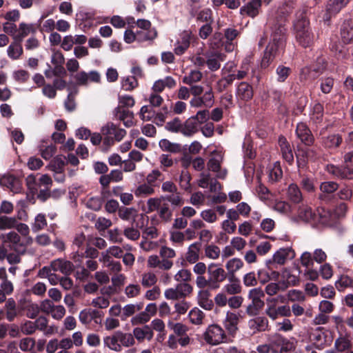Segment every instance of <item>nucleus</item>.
Here are the masks:
<instances>
[{
	"label": "nucleus",
	"instance_id": "obj_1",
	"mask_svg": "<svg viewBox=\"0 0 353 353\" xmlns=\"http://www.w3.org/2000/svg\"><path fill=\"white\" fill-rule=\"evenodd\" d=\"M285 17L278 13L274 19L269 20L272 30L270 42L267 46L261 60V67L268 68L274 61L279 50L283 48L285 41Z\"/></svg>",
	"mask_w": 353,
	"mask_h": 353
},
{
	"label": "nucleus",
	"instance_id": "obj_2",
	"mask_svg": "<svg viewBox=\"0 0 353 353\" xmlns=\"http://www.w3.org/2000/svg\"><path fill=\"white\" fill-rule=\"evenodd\" d=\"M26 184L32 194L37 192V198L42 202H45L51 197L50 188L52 185V180L48 174H42L38 181L34 175L30 174L26 178Z\"/></svg>",
	"mask_w": 353,
	"mask_h": 353
},
{
	"label": "nucleus",
	"instance_id": "obj_3",
	"mask_svg": "<svg viewBox=\"0 0 353 353\" xmlns=\"http://www.w3.org/2000/svg\"><path fill=\"white\" fill-rule=\"evenodd\" d=\"M202 337L208 345L212 346L232 342V339L227 335L223 328L218 324L208 325Z\"/></svg>",
	"mask_w": 353,
	"mask_h": 353
},
{
	"label": "nucleus",
	"instance_id": "obj_4",
	"mask_svg": "<svg viewBox=\"0 0 353 353\" xmlns=\"http://www.w3.org/2000/svg\"><path fill=\"white\" fill-rule=\"evenodd\" d=\"M264 296L265 292L260 288H253L249 291L248 296L251 300V303L248 305L245 309V312L248 316H254L259 313L265 304L262 300Z\"/></svg>",
	"mask_w": 353,
	"mask_h": 353
},
{
	"label": "nucleus",
	"instance_id": "obj_5",
	"mask_svg": "<svg viewBox=\"0 0 353 353\" xmlns=\"http://www.w3.org/2000/svg\"><path fill=\"white\" fill-rule=\"evenodd\" d=\"M208 278L211 282V289H218L220 283L227 277V273L223 268L216 263H212L208 266Z\"/></svg>",
	"mask_w": 353,
	"mask_h": 353
},
{
	"label": "nucleus",
	"instance_id": "obj_6",
	"mask_svg": "<svg viewBox=\"0 0 353 353\" xmlns=\"http://www.w3.org/2000/svg\"><path fill=\"white\" fill-rule=\"evenodd\" d=\"M350 0H329L325 13L323 19L325 23H328L333 16H335L340 10L349 3Z\"/></svg>",
	"mask_w": 353,
	"mask_h": 353
},
{
	"label": "nucleus",
	"instance_id": "obj_7",
	"mask_svg": "<svg viewBox=\"0 0 353 353\" xmlns=\"http://www.w3.org/2000/svg\"><path fill=\"white\" fill-rule=\"evenodd\" d=\"M239 315L232 312H227L223 325L226 330L227 335L233 340L239 330Z\"/></svg>",
	"mask_w": 353,
	"mask_h": 353
},
{
	"label": "nucleus",
	"instance_id": "obj_8",
	"mask_svg": "<svg viewBox=\"0 0 353 353\" xmlns=\"http://www.w3.org/2000/svg\"><path fill=\"white\" fill-rule=\"evenodd\" d=\"M296 135L301 143L307 146L313 145L314 142V137L311 130L305 123L300 122L297 124Z\"/></svg>",
	"mask_w": 353,
	"mask_h": 353
},
{
	"label": "nucleus",
	"instance_id": "obj_9",
	"mask_svg": "<svg viewBox=\"0 0 353 353\" xmlns=\"http://www.w3.org/2000/svg\"><path fill=\"white\" fill-rule=\"evenodd\" d=\"M248 327L252 334L265 332L268 328V320L263 316H257L248 321Z\"/></svg>",
	"mask_w": 353,
	"mask_h": 353
},
{
	"label": "nucleus",
	"instance_id": "obj_10",
	"mask_svg": "<svg viewBox=\"0 0 353 353\" xmlns=\"http://www.w3.org/2000/svg\"><path fill=\"white\" fill-rule=\"evenodd\" d=\"M190 105L195 108L211 107L214 103V94L212 90L209 88L203 92V96L192 98L190 101Z\"/></svg>",
	"mask_w": 353,
	"mask_h": 353
},
{
	"label": "nucleus",
	"instance_id": "obj_11",
	"mask_svg": "<svg viewBox=\"0 0 353 353\" xmlns=\"http://www.w3.org/2000/svg\"><path fill=\"white\" fill-rule=\"evenodd\" d=\"M327 335L324 332V328L318 327L312 329L310 333V340L311 343L319 350L324 348L326 343Z\"/></svg>",
	"mask_w": 353,
	"mask_h": 353
},
{
	"label": "nucleus",
	"instance_id": "obj_12",
	"mask_svg": "<svg viewBox=\"0 0 353 353\" xmlns=\"http://www.w3.org/2000/svg\"><path fill=\"white\" fill-rule=\"evenodd\" d=\"M132 336L134 340H137L139 343L147 340L150 341L153 336L154 332L151 326L145 325L143 327H134L132 330Z\"/></svg>",
	"mask_w": 353,
	"mask_h": 353
},
{
	"label": "nucleus",
	"instance_id": "obj_13",
	"mask_svg": "<svg viewBox=\"0 0 353 353\" xmlns=\"http://www.w3.org/2000/svg\"><path fill=\"white\" fill-rule=\"evenodd\" d=\"M51 268L54 272H60L65 275L70 274L74 270L72 262L61 259L52 261Z\"/></svg>",
	"mask_w": 353,
	"mask_h": 353
},
{
	"label": "nucleus",
	"instance_id": "obj_14",
	"mask_svg": "<svg viewBox=\"0 0 353 353\" xmlns=\"http://www.w3.org/2000/svg\"><path fill=\"white\" fill-rule=\"evenodd\" d=\"M286 198L294 204H299L303 199V193L299 186L295 183H290L286 190Z\"/></svg>",
	"mask_w": 353,
	"mask_h": 353
},
{
	"label": "nucleus",
	"instance_id": "obj_15",
	"mask_svg": "<svg viewBox=\"0 0 353 353\" xmlns=\"http://www.w3.org/2000/svg\"><path fill=\"white\" fill-rule=\"evenodd\" d=\"M176 86V81L171 76H167L164 79H158L152 85L154 92H162L165 88L173 89Z\"/></svg>",
	"mask_w": 353,
	"mask_h": 353
},
{
	"label": "nucleus",
	"instance_id": "obj_16",
	"mask_svg": "<svg viewBox=\"0 0 353 353\" xmlns=\"http://www.w3.org/2000/svg\"><path fill=\"white\" fill-rule=\"evenodd\" d=\"M350 167L347 165L341 167L331 165L328 172L342 179H353V168Z\"/></svg>",
	"mask_w": 353,
	"mask_h": 353
},
{
	"label": "nucleus",
	"instance_id": "obj_17",
	"mask_svg": "<svg viewBox=\"0 0 353 353\" xmlns=\"http://www.w3.org/2000/svg\"><path fill=\"white\" fill-rule=\"evenodd\" d=\"M341 37L345 44L353 42V19L344 21L341 28Z\"/></svg>",
	"mask_w": 353,
	"mask_h": 353
},
{
	"label": "nucleus",
	"instance_id": "obj_18",
	"mask_svg": "<svg viewBox=\"0 0 353 353\" xmlns=\"http://www.w3.org/2000/svg\"><path fill=\"white\" fill-rule=\"evenodd\" d=\"M294 33L304 32L306 30H311L310 22L304 11H299L296 14V19L294 21Z\"/></svg>",
	"mask_w": 353,
	"mask_h": 353
},
{
	"label": "nucleus",
	"instance_id": "obj_19",
	"mask_svg": "<svg viewBox=\"0 0 353 353\" xmlns=\"http://www.w3.org/2000/svg\"><path fill=\"white\" fill-rule=\"evenodd\" d=\"M343 137L339 134H331L321 138V145L327 149H335L342 143Z\"/></svg>",
	"mask_w": 353,
	"mask_h": 353
},
{
	"label": "nucleus",
	"instance_id": "obj_20",
	"mask_svg": "<svg viewBox=\"0 0 353 353\" xmlns=\"http://www.w3.org/2000/svg\"><path fill=\"white\" fill-rule=\"evenodd\" d=\"M206 65L211 71H216L221 67V61H224L225 55L221 52H213L206 55Z\"/></svg>",
	"mask_w": 353,
	"mask_h": 353
},
{
	"label": "nucleus",
	"instance_id": "obj_21",
	"mask_svg": "<svg viewBox=\"0 0 353 353\" xmlns=\"http://www.w3.org/2000/svg\"><path fill=\"white\" fill-rule=\"evenodd\" d=\"M115 116L120 120L122 121L124 125L127 128L133 125L134 114L132 112L123 109L120 107H117L114 109Z\"/></svg>",
	"mask_w": 353,
	"mask_h": 353
},
{
	"label": "nucleus",
	"instance_id": "obj_22",
	"mask_svg": "<svg viewBox=\"0 0 353 353\" xmlns=\"http://www.w3.org/2000/svg\"><path fill=\"white\" fill-rule=\"evenodd\" d=\"M279 144L281 148L283 158L290 164L294 161L292 150L286 138L281 136L279 138Z\"/></svg>",
	"mask_w": 353,
	"mask_h": 353
},
{
	"label": "nucleus",
	"instance_id": "obj_23",
	"mask_svg": "<svg viewBox=\"0 0 353 353\" xmlns=\"http://www.w3.org/2000/svg\"><path fill=\"white\" fill-rule=\"evenodd\" d=\"M236 97L238 99L248 101L253 97V89L251 85L247 82H241L237 87Z\"/></svg>",
	"mask_w": 353,
	"mask_h": 353
},
{
	"label": "nucleus",
	"instance_id": "obj_24",
	"mask_svg": "<svg viewBox=\"0 0 353 353\" xmlns=\"http://www.w3.org/2000/svg\"><path fill=\"white\" fill-rule=\"evenodd\" d=\"M296 41L303 48L310 47L314 41V34L312 30L294 33Z\"/></svg>",
	"mask_w": 353,
	"mask_h": 353
},
{
	"label": "nucleus",
	"instance_id": "obj_25",
	"mask_svg": "<svg viewBox=\"0 0 353 353\" xmlns=\"http://www.w3.org/2000/svg\"><path fill=\"white\" fill-rule=\"evenodd\" d=\"M324 115V108L323 104L319 101H316L313 105L310 107V118L314 123H320L322 122Z\"/></svg>",
	"mask_w": 353,
	"mask_h": 353
},
{
	"label": "nucleus",
	"instance_id": "obj_26",
	"mask_svg": "<svg viewBox=\"0 0 353 353\" xmlns=\"http://www.w3.org/2000/svg\"><path fill=\"white\" fill-rule=\"evenodd\" d=\"M334 347L335 350L339 352L350 351V349L352 347L350 336L347 334H340L334 341Z\"/></svg>",
	"mask_w": 353,
	"mask_h": 353
},
{
	"label": "nucleus",
	"instance_id": "obj_27",
	"mask_svg": "<svg viewBox=\"0 0 353 353\" xmlns=\"http://www.w3.org/2000/svg\"><path fill=\"white\" fill-rule=\"evenodd\" d=\"M7 241L12 243L11 248L18 253L23 254L26 250L24 245L21 243L19 235L15 232H10L6 234Z\"/></svg>",
	"mask_w": 353,
	"mask_h": 353
},
{
	"label": "nucleus",
	"instance_id": "obj_28",
	"mask_svg": "<svg viewBox=\"0 0 353 353\" xmlns=\"http://www.w3.org/2000/svg\"><path fill=\"white\" fill-rule=\"evenodd\" d=\"M272 343L281 347L280 353H288L294 349V343L281 335L276 336L272 340Z\"/></svg>",
	"mask_w": 353,
	"mask_h": 353
},
{
	"label": "nucleus",
	"instance_id": "obj_29",
	"mask_svg": "<svg viewBox=\"0 0 353 353\" xmlns=\"http://www.w3.org/2000/svg\"><path fill=\"white\" fill-rule=\"evenodd\" d=\"M243 265V261L239 258H233L227 261L225 268L228 271L230 281H232L235 277V272L241 269Z\"/></svg>",
	"mask_w": 353,
	"mask_h": 353
},
{
	"label": "nucleus",
	"instance_id": "obj_30",
	"mask_svg": "<svg viewBox=\"0 0 353 353\" xmlns=\"http://www.w3.org/2000/svg\"><path fill=\"white\" fill-rule=\"evenodd\" d=\"M199 125L196 121L194 117H190L184 123H183V130L181 134L185 137H192L199 130Z\"/></svg>",
	"mask_w": 353,
	"mask_h": 353
},
{
	"label": "nucleus",
	"instance_id": "obj_31",
	"mask_svg": "<svg viewBox=\"0 0 353 353\" xmlns=\"http://www.w3.org/2000/svg\"><path fill=\"white\" fill-rule=\"evenodd\" d=\"M317 215L312 209L307 205H301L298 209V218L304 222L315 221Z\"/></svg>",
	"mask_w": 353,
	"mask_h": 353
},
{
	"label": "nucleus",
	"instance_id": "obj_32",
	"mask_svg": "<svg viewBox=\"0 0 353 353\" xmlns=\"http://www.w3.org/2000/svg\"><path fill=\"white\" fill-rule=\"evenodd\" d=\"M19 33L15 37V40L22 41L23 39L27 37L29 34H34L37 32V26L33 23H26L21 22L19 25Z\"/></svg>",
	"mask_w": 353,
	"mask_h": 353
},
{
	"label": "nucleus",
	"instance_id": "obj_33",
	"mask_svg": "<svg viewBox=\"0 0 353 353\" xmlns=\"http://www.w3.org/2000/svg\"><path fill=\"white\" fill-rule=\"evenodd\" d=\"M299 183L303 190L310 193L315 192L314 179L310 175L303 174L301 172H299Z\"/></svg>",
	"mask_w": 353,
	"mask_h": 353
},
{
	"label": "nucleus",
	"instance_id": "obj_34",
	"mask_svg": "<svg viewBox=\"0 0 353 353\" xmlns=\"http://www.w3.org/2000/svg\"><path fill=\"white\" fill-rule=\"evenodd\" d=\"M21 41L14 40L7 49L8 56L12 60H17L22 55L23 50Z\"/></svg>",
	"mask_w": 353,
	"mask_h": 353
},
{
	"label": "nucleus",
	"instance_id": "obj_35",
	"mask_svg": "<svg viewBox=\"0 0 353 353\" xmlns=\"http://www.w3.org/2000/svg\"><path fill=\"white\" fill-rule=\"evenodd\" d=\"M261 6V0H252L247 6L241 8L242 14H247L251 17H254L259 14V9Z\"/></svg>",
	"mask_w": 353,
	"mask_h": 353
},
{
	"label": "nucleus",
	"instance_id": "obj_36",
	"mask_svg": "<svg viewBox=\"0 0 353 353\" xmlns=\"http://www.w3.org/2000/svg\"><path fill=\"white\" fill-rule=\"evenodd\" d=\"M201 246V242H195L189 246L185 256L188 262L190 263H195L199 259Z\"/></svg>",
	"mask_w": 353,
	"mask_h": 353
},
{
	"label": "nucleus",
	"instance_id": "obj_37",
	"mask_svg": "<svg viewBox=\"0 0 353 353\" xmlns=\"http://www.w3.org/2000/svg\"><path fill=\"white\" fill-rule=\"evenodd\" d=\"M190 14L192 17H196L197 22L205 23V24L213 23L214 22L212 11L210 8H204L199 11L197 14L194 10H192Z\"/></svg>",
	"mask_w": 353,
	"mask_h": 353
},
{
	"label": "nucleus",
	"instance_id": "obj_38",
	"mask_svg": "<svg viewBox=\"0 0 353 353\" xmlns=\"http://www.w3.org/2000/svg\"><path fill=\"white\" fill-rule=\"evenodd\" d=\"M199 305L206 310H211L214 307V302L210 299V292L208 290H200L198 293Z\"/></svg>",
	"mask_w": 353,
	"mask_h": 353
},
{
	"label": "nucleus",
	"instance_id": "obj_39",
	"mask_svg": "<svg viewBox=\"0 0 353 353\" xmlns=\"http://www.w3.org/2000/svg\"><path fill=\"white\" fill-rule=\"evenodd\" d=\"M116 332L121 348L123 347H130L135 345L136 341L131 333L123 332L121 330L116 331Z\"/></svg>",
	"mask_w": 353,
	"mask_h": 353
},
{
	"label": "nucleus",
	"instance_id": "obj_40",
	"mask_svg": "<svg viewBox=\"0 0 353 353\" xmlns=\"http://www.w3.org/2000/svg\"><path fill=\"white\" fill-rule=\"evenodd\" d=\"M190 43V36L188 33L181 35V40L175 44L174 52L177 55L183 54L189 48Z\"/></svg>",
	"mask_w": 353,
	"mask_h": 353
},
{
	"label": "nucleus",
	"instance_id": "obj_41",
	"mask_svg": "<svg viewBox=\"0 0 353 353\" xmlns=\"http://www.w3.org/2000/svg\"><path fill=\"white\" fill-rule=\"evenodd\" d=\"M143 307V303H137L136 304H128L123 307V312L121 314V320L125 321L127 319L137 312L141 310Z\"/></svg>",
	"mask_w": 353,
	"mask_h": 353
},
{
	"label": "nucleus",
	"instance_id": "obj_42",
	"mask_svg": "<svg viewBox=\"0 0 353 353\" xmlns=\"http://www.w3.org/2000/svg\"><path fill=\"white\" fill-rule=\"evenodd\" d=\"M283 281L281 282V290H285L289 286L296 285L299 282L298 276L292 274L290 272L285 271L283 273Z\"/></svg>",
	"mask_w": 353,
	"mask_h": 353
},
{
	"label": "nucleus",
	"instance_id": "obj_43",
	"mask_svg": "<svg viewBox=\"0 0 353 353\" xmlns=\"http://www.w3.org/2000/svg\"><path fill=\"white\" fill-rule=\"evenodd\" d=\"M223 290L224 292L229 295H238L242 291V286L240 284V281L237 279H232L230 283H228L223 286Z\"/></svg>",
	"mask_w": 353,
	"mask_h": 353
},
{
	"label": "nucleus",
	"instance_id": "obj_44",
	"mask_svg": "<svg viewBox=\"0 0 353 353\" xmlns=\"http://www.w3.org/2000/svg\"><path fill=\"white\" fill-rule=\"evenodd\" d=\"M103 342L105 346L114 352H121V347L119 343V339L117 332H114L111 336H108L103 339Z\"/></svg>",
	"mask_w": 353,
	"mask_h": 353
},
{
	"label": "nucleus",
	"instance_id": "obj_45",
	"mask_svg": "<svg viewBox=\"0 0 353 353\" xmlns=\"http://www.w3.org/2000/svg\"><path fill=\"white\" fill-rule=\"evenodd\" d=\"M159 144L161 149L164 151H168L172 153H178L181 150V144L172 143L165 139H161Z\"/></svg>",
	"mask_w": 353,
	"mask_h": 353
},
{
	"label": "nucleus",
	"instance_id": "obj_46",
	"mask_svg": "<svg viewBox=\"0 0 353 353\" xmlns=\"http://www.w3.org/2000/svg\"><path fill=\"white\" fill-rule=\"evenodd\" d=\"M285 301V297L282 295H279L274 298H268L266 299L267 307L265 309V314L270 317L273 312L277 307L279 302L283 303Z\"/></svg>",
	"mask_w": 353,
	"mask_h": 353
},
{
	"label": "nucleus",
	"instance_id": "obj_47",
	"mask_svg": "<svg viewBox=\"0 0 353 353\" xmlns=\"http://www.w3.org/2000/svg\"><path fill=\"white\" fill-rule=\"evenodd\" d=\"M99 252L96 248H92V247H87L85 252L81 253V254H79V251L77 250L75 252V254H74L73 259L75 261H79L81 262L83 257L93 259L97 258L99 256Z\"/></svg>",
	"mask_w": 353,
	"mask_h": 353
},
{
	"label": "nucleus",
	"instance_id": "obj_48",
	"mask_svg": "<svg viewBox=\"0 0 353 353\" xmlns=\"http://www.w3.org/2000/svg\"><path fill=\"white\" fill-rule=\"evenodd\" d=\"M158 214L161 219L165 222H170L172 217V210L170 208L167 202L163 201L159 208Z\"/></svg>",
	"mask_w": 353,
	"mask_h": 353
},
{
	"label": "nucleus",
	"instance_id": "obj_49",
	"mask_svg": "<svg viewBox=\"0 0 353 353\" xmlns=\"http://www.w3.org/2000/svg\"><path fill=\"white\" fill-rule=\"evenodd\" d=\"M204 317V313L198 307L193 308L190 311L188 314V318L190 319V321L194 325L202 324Z\"/></svg>",
	"mask_w": 353,
	"mask_h": 353
},
{
	"label": "nucleus",
	"instance_id": "obj_50",
	"mask_svg": "<svg viewBox=\"0 0 353 353\" xmlns=\"http://www.w3.org/2000/svg\"><path fill=\"white\" fill-rule=\"evenodd\" d=\"M291 72L292 69L290 67L279 65L276 68V81L279 83L285 82Z\"/></svg>",
	"mask_w": 353,
	"mask_h": 353
},
{
	"label": "nucleus",
	"instance_id": "obj_51",
	"mask_svg": "<svg viewBox=\"0 0 353 353\" xmlns=\"http://www.w3.org/2000/svg\"><path fill=\"white\" fill-rule=\"evenodd\" d=\"M157 282V275L152 272H145L141 275V285L144 288H150Z\"/></svg>",
	"mask_w": 353,
	"mask_h": 353
},
{
	"label": "nucleus",
	"instance_id": "obj_52",
	"mask_svg": "<svg viewBox=\"0 0 353 353\" xmlns=\"http://www.w3.org/2000/svg\"><path fill=\"white\" fill-rule=\"evenodd\" d=\"M154 193V186L149 183H143L137 187L134 194L138 197L147 196Z\"/></svg>",
	"mask_w": 353,
	"mask_h": 353
},
{
	"label": "nucleus",
	"instance_id": "obj_53",
	"mask_svg": "<svg viewBox=\"0 0 353 353\" xmlns=\"http://www.w3.org/2000/svg\"><path fill=\"white\" fill-rule=\"evenodd\" d=\"M291 316V310L289 305H283L278 306L270 316L272 320H276L280 316L289 317Z\"/></svg>",
	"mask_w": 353,
	"mask_h": 353
},
{
	"label": "nucleus",
	"instance_id": "obj_54",
	"mask_svg": "<svg viewBox=\"0 0 353 353\" xmlns=\"http://www.w3.org/2000/svg\"><path fill=\"white\" fill-rule=\"evenodd\" d=\"M205 256L210 259H217L221 254L220 248L214 244H208L204 248Z\"/></svg>",
	"mask_w": 353,
	"mask_h": 353
},
{
	"label": "nucleus",
	"instance_id": "obj_55",
	"mask_svg": "<svg viewBox=\"0 0 353 353\" xmlns=\"http://www.w3.org/2000/svg\"><path fill=\"white\" fill-rule=\"evenodd\" d=\"M203 74L199 70H192L188 75L183 77V82L185 84L192 85V84L200 81Z\"/></svg>",
	"mask_w": 353,
	"mask_h": 353
},
{
	"label": "nucleus",
	"instance_id": "obj_56",
	"mask_svg": "<svg viewBox=\"0 0 353 353\" xmlns=\"http://www.w3.org/2000/svg\"><path fill=\"white\" fill-rule=\"evenodd\" d=\"M168 327L170 330H173L174 334L177 336H180L187 334L188 327L185 325L181 323H174L173 321H169L168 323Z\"/></svg>",
	"mask_w": 353,
	"mask_h": 353
},
{
	"label": "nucleus",
	"instance_id": "obj_57",
	"mask_svg": "<svg viewBox=\"0 0 353 353\" xmlns=\"http://www.w3.org/2000/svg\"><path fill=\"white\" fill-rule=\"evenodd\" d=\"M137 41L143 42L145 41L153 40L157 36V32L154 29L152 30H140L137 32Z\"/></svg>",
	"mask_w": 353,
	"mask_h": 353
},
{
	"label": "nucleus",
	"instance_id": "obj_58",
	"mask_svg": "<svg viewBox=\"0 0 353 353\" xmlns=\"http://www.w3.org/2000/svg\"><path fill=\"white\" fill-rule=\"evenodd\" d=\"M292 252L291 249H280L273 256V261L279 265L285 263L287 258L289 256L290 253Z\"/></svg>",
	"mask_w": 353,
	"mask_h": 353
},
{
	"label": "nucleus",
	"instance_id": "obj_59",
	"mask_svg": "<svg viewBox=\"0 0 353 353\" xmlns=\"http://www.w3.org/2000/svg\"><path fill=\"white\" fill-rule=\"evenodd\" d=\"M180 299H185L189 296L193 290L192 285L187 283H179L175 287Z\"/></svg>",
	"mask_w": 353,
	"mask_h": 353
},
{
	"label": "nucleus",
	"instance_id": "obj_60",
	"mask_svg": "<svg viewBox=\"0 0 353 353\" xmlns=\"http://www.w3.org/2000/svg\"><path fill=\"white\" fill-rule=\"evenodd\" d=\"M165 129L171 132L178 133L183 130V123L179 118L175 117L170 121L166 123Z\"/></svg>",
	"mask_w": 353,
	"mask_h": 353
},
{
	"label": "nucleus",
	"instance_id": "obj_61",
	"mask_svg": "<svg viewBox=\"0 0 353 353\" xmlns=\"http://www.w3.org/2000/svg\"><path fill=\"white\" fill-rule=\"evenodd\" d=\"M162 199L165 202H170L173 207H180L183 204V199L177 191L176 193L162 196Z\"/></svg>",
	"mask_w": 353,
	"mask_h": 353
},
{
	"label": "nucleus",
	"instance_id": "obj_62",
	"mask_svg": "<svg viewBox=\"0 0 353 353\" xmlns=\"http://www.w3.org/2000/svg\"><path fill=\"white\" fill-rule=\"evenodd\" d=\"M334 84V80L331 77L322 78L320 79V89L323 94L331 92Z\"/></svg>",
	"mask_w": 353,
	"mask_h": 353
},
{
	"label": "nucleus",
	"instance_id": "obj_63",
	"mask_svg": "<svg viewBox=\"0 0 353 353\" xmlns=\"http://www.w3.org/2000/svg\"><path fill=\"white\" fill-rule=\"evenodd\" d=\"M136 212L134 208L121 207L118 210V216L123 220L129 221L136 215Z\"/></svg>",
	"mask_w": 353,
	"mask_h": 353
},
{
	"label": "nucleus",
	"instance_id": "obj_64",
	"mask_svg": "<svg viewBox=\"0 0 353 353\" xmlns=\"http://www.w3.org/2000/svg\"><path fill=\"white\" fill-rule=\"evenodd\" d=\"M47 225L46 216L43 214H39L34 219V223L32 225V230L34 232H37L43 230Z\"/></svg>",
	"mask_w": 353,
	"mask_h": 353
}]
</instances>
